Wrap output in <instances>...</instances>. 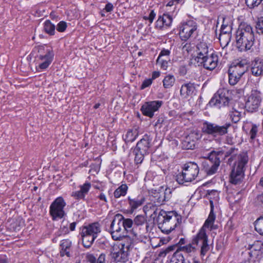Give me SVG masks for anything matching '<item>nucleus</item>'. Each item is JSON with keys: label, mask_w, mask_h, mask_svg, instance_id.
<instances>
[{"label": "nucleus", "mask_w": 263, "mask_h": 263, "mask_svg": "<svg viewBox=\"0 0 263 263\" xmlns=\"http://www.w3.org/2000/svg\"><path fill=\"white\" fill-rule=\"evenodd\" d=\"M182 221L181 216L175 211L161 210L156 219L158 228L163 233L170 234Z\"/></svg>", "instance_id": "f257e3e1"}, {"label": "nucleus", "mask_w": 263, "mask_h": 263, "mask_svg": "<svg viewBox=\"0 0 263 263\" xmlns=\"http://www.w3.org/2000/svg\"><path fill=\"white\" fill-rule=\"evenodd\" d=\"M91 183L89 182H86L83 185L80 186V191L85 195H87L91 188Z\"/></svg>", "instance_id": "de8ad7c7"}, {"label": "nucleus", "mask_w": 263, "mask_h": 263, "mask_svg": "<svg viewBox=\"0 0 263 263\" xmlns=\"http://www.w3.org/2000/svg\"><path fill=\"white\" fill-rule=\"evenodd\" d=\"M231 126L230 123H226L223 125L204 121L201 127L202 132L206 135L212 136L214 138L225 135L228 132V128Z\"/></svg>", "instance_id": "6e6552de"}, {"label": "nucleus", "mask_w": 263, "mask_h": 263, "mask_svg": "<svg viewBox=\"0 0 263 263\" xmlns=\"http://www.w3.org/2000/svg\"><path fill=\"white\" fill-rule=\"evenodd\" d=\"M159 192L155 196L157 198V202L160 204H162L164 202L167 201L166 199L164 198V196L162 193L161 190H159Z\"/></svg>", "instance_id": "864d4df0"}, {"label": "nucleus", "mask_w": 263, "mask_h": 263, "mask_svg": "<svg viewBox=\"0 0 263 263\" xmlns=\"http://www.w3.org/2000/svg\"><path fill=\"white\" fill-rule=\"evenodd\" d=\"M197 62L200 63L204 68L212 70L217 66L218 57L216 54L212 53L210 55L200 58V59L197 60Z\"/></svg>", "instance_id": "6ab92c4d"}, {"label": "nucleus", "mask_w": 263, "mask_h": 263, "mask_svg": "<svg viewBox=\"0 0 263 263\" xmlns=\"http://www.w3.org/2000/svg\"><path fill=\"white\" fill-rule=\"evenodd\" d=\"M196 144L186 136L182 142V147L185 149H193L195 148Z\"/></svg>", "instance_id": "ea45409f"}, {"label": "nucleus", "mask_w": 263, "mask_h": 263, "mask_svg": "<svg viewBox=\"0 0 263 263\" xmlns=\"http://www.w3.org/2000/svg\"><path fill=\"white\" fill-rule=\"evenodd\" d=\"M175 82V78L173 75H167L164 77L162 81L163 86L166 89L170 88L174 85Z\"/></svg>", "instance_id": "72a5a7b5"}, {"label": "nucleus", "mask_w": 263, "mask_h": 263, "mask_svg": "<svg viewBox=\"0 0 263 263\" xmlns=\"http://www.w3.org/2000/svg\"><path fill=\"white\" fill-rule=\"evenodd\" d=\"M231 34H220L219 41L223 42L226 45H228L231 41Z\"/></svg>", "instance_id": "3c124183"}, {"label": "nucleus", "mask_w": 263, "mask_h": 263, "mask_svg": "<svg viewBox=\"0 0 263 263\" xmlns=\"http://www.w3.org/2000/svg\"><path fill=\"white\" fill-rule=\"evenodd\" d=\"M128 190V186L126 184H122L119 186L114 193L115 198H118L121 196H124Z\"/></svg>", "instance_id": "473e14b6"}, {"label": "nucleus", "mask_w": 263, "mask_h": 263, "mask_svg": "<svg viewBox=\"0 0 263 263\" xmlns=\"http://www.w3.org/2000/svg\"><path fill=\"white\" fill-rule=\"evenodd\" d=\"M134 228L133 229V234L136 237L139 235L137 229L139 226H143L146 223V217L144 215H138L134 219Z\"/></svg>", "instance_id": "393cba45"}, {"label": "nucleus", "mask_w": 263, "mask_h": 263, "mask_svg": "<svg viewBox=\"0 0 263 263\" xmlns=\"http://www.w3.org/2000/svg\"><path fill=\"white\" fill-rule=\"evenodd\" d=\"M261 92L257 89H252L251 95L248 97L245 103V108L247 111H256L261 102Z\"/></svg>", "instance_id": "2eb2a0df"}, {"label": "nucleus", "mask_w": 263, "mask_h": 263, "mask_svg": "<svg viewBox=\"0 0 263 263\" xmlns=\"http://www.w3.org/2000/svg\"><path fill=\"white\" fill-rule=\"evenodd\" d=\"M255 27L258 34H263V17L258 18Z\"/></svg>", "instance_id": "a18cd8bd"}, {"label": "nucleus", "mask_w": 263, "mask_h": 263, "mask_svg": "<svg viewBox=\"0 0 263 263\" xmlns=\"http://www.w3.org/2000/svg\"><path fill=\"white\" fill-rule=\"evenodd\" d=\"M156 16V13L154 10H152L148 16H144L143 19L144 20L149 21L150 24H152Z\"/></svg>", "instance_id": "052dcab7"}, {"label": "nucleus", "mask_w": 263, "mask_h": 263, "mask_svg": "<svg viewBox=\"0 0 263 263\" xmlns=\"http://www.w3.org/2000/svg\"><path fill=\"white\" fill-rule=\"evenodd\" d=\"M87 259L90 263H97V260L95 256L92 254L87 255Z\"/></svg>", "instance_id": "338daca9"}, {"label": "nucleus", "mask_w": 263, "mask_h": 263, "mask_svg": "<svg viewBox=\"0 0 263 263\" xmlns=\"http://www.w3.org/2000/svg\"><path fill=\"white\" fill-rule=\"evenodd\" d=\"M194 245L191 243H190L184 246H179L177 248L176 251H179L181 252L183 251L186 253H190L191 252H195L196 250V248L195 247L193 246Z\"/></svg>", "instance_id": "4c0bfd02"}, {"label": "nucleus", "mask_w": 263, "mask_h": 263, "mask_svg": "<svg viewBox=\"0 0 263 263\" xmlns=\"http://www.w3.org/2000/svg\"><path fill=\"white\" fill-rule=\"evenodd\" d=\"M43 30L49 35H54L55 33V25L49 20H47L43 24Z\"/></svg>", "instance_id": "c756f323"}, {"label": "nucleus", "mask_w": 263, "mask_h": 263, "mask_svg": "<svg viewBox=\"0 0 263 263\" xmlns=\"http://www.w3.org/2000/svg\"><path fill=\"white\" fill-rule=\"evenodd\" d=\"M210 250V246L208 244V239L202 241V245L200 249V255L202 256H204Z\"/></svg>", "instance_id": "37998d69"}, {"label": "nucleus", "mask_w": 263, "mask_h": 263, "mask_svg": "<svg viewBox=\"0 0 263 263\" xmlns=\"http://www.w3.org/2000/svg\"><path fill=\"white\" fill-rule=\"evenodd\" d=\"M158 63L160 64L161 69L166 70L168 67V62L166 60L160 59V61Z\"/></svg>", "instance_id": "69168bd1"}, {"label": "nucleus", "mask_w": 263, "mask_h": 263, "mask_svg": "<svg viewBox=\"0 0 263 263\" xmlns=\"http://www.w3.org/2000/svg\"><path fill=\"white\" fill-rule=\"evenodd\" d=\"M230 99L226 97L225 93L222 91L218 90L215 93L209 101L208 105L210 107H215L218 109L222 107L228 106Z\"/></svg>", "instance_id": "a211bd4d"}, {"label": "nucleus", "mask_w": 263, "mask_h": 263, "mask_svg": "<svg viewBox=\"0 0 263 263\" xmlns=\"http://www.w3.org/2000/svg\"><path fill=\"white\" fill-rule=\"evenodd\" d=\"M71 196L73 197L77 200H84L85 197L80 191L73 192L71 194Z\"/></svg>", "instance_id": "13d9d810"}, {"label": "nucleus", "mask_w": 263, "mask_h": 263, "mask_svg": "<svg viewBox=\"0 0 263 263\" xmlns=\"http://www.w3.org/2000/svg\"><path fill=\"white\" fill-rule=\"evenodd\" d=\"M248 69V63L247 60H238L233 62L228 70L229 84L232 86L236 84Z\"/></svg>", "instance_id": "39448f33"}, {"label": "nucleus", "mask_w": 263, "mask_h": 263, "mask_svg": "<svg viewBox=\"0 0 263 263\" xmlns=\"http://www.w3.org/2000/svg\"><path fill=\"white\" fill-rule=\"evenodd\" d=\"M133 153L135 155L134 161L136 164L142 163L145 156L147 155L146 154H144L142 152L137 150V149H134Z\"/></svg>", "instance_id": "58836bf2"}, {"label": "nucleus", "mask_w": 263, "mask_h": 263, "mask_svg": "<svg viewBox=\"0 0 263 263\" xmlns=\"http://www.w3.org/2000/svg\"><path fill=\"white\" fill-rule=\"evenodd\" d=\"M171 54V51L168 49H162L160 52L159 56L156 60L157 64H158V63L160 61V59L163 56H169Z\"/></svg>", "instance_id": "5fc2aeb1"}, {"label": "nucleus", "mask_w": 263, "mask_h": 263, "mask_svg": "<svg viewBox=\"0 0 263 263\" xmlns=\"http://www.w3.org/2000/svg\"><path fill=\"white\" fill-rule=\"evenodd\" d=\"M129 246L126 247L125 250V245H114L111 247L109 251V256L111 260L114 262H125L128 259V250Z\"/></svg>", "instance_id": "f8f14e48"}, {"label": "nucleus", "mask_w": 263, "mask_h": 263, "mask_svg": "<svg viewBox=\"0 0 263 263\" xmlns=\"http://www.w3.org/2000/svg\"><path fill=\"white\" fill-rule=\"evenodd\" d=\"M229 116L231 119L232 121L236 123L239 122L241 119V112L238 111L235 108L233 107L232 110L230 111Z\"/></svg>", "instance_id": "f704fd0d"}, {"label": "nucleus", "mask_w": 263, "mask_h": 263, "mask_svg": "<svg viewBox=\"0 0 263 263\" xmlns=\"http://www.w3.org/2000/svg\"><path fill=\"white\" fill-rule=\"evenodd\" d=\"M179 36L181 41L186 42L190 39L195 38L198 34V24L194 20H189L179 25Z\"/></svg>", "instance_id": "0eeeda50"}, {"label": "nucleus", "mask_w": 263, "mask_h": 263, "mask_svg": "<svg viewBox=\"0 0 263 263\" xmlns=\"http://www.w3.org/2000/svg\"><path fill=\"white\" fill-rule=\"evenodd\" d=\"M199 173V167L197 163L187 162L183 164L181 172L176 175V181L180 185L187 186L197 178Z\"/></svg>", "instance_id": "f03ea898"}, {"label": "nucleus", "mask_w": 263, "mask_h": 263, "mask_svg": "<svg viewBox=\"0 0 263 263\" xmlns=\"http://www.w3.org/2000/svg\"><path fill=\"white\" fill-rule=\"evenodd\" d=\"M187 137L190 139L191 141L195 142L196 144V141H198L201 137V135L198 130H194L191 132L187 136Z\"/></svg>", "instance_id": "79ce46f5"}, {"label": "nucleus", "mask_w": 263, "mask_h": 263, "mask_svg": "<svg viewBox=\"0 0 263 263\" xmlns=\"http://www.w3.org/2000/svg\"><path fill=\"white\" fill-rule=\"evenodd\" d=\"M66 203L64 198L58 197L51 203L49 206V215L53 221H57L65 218L66 213L64 211V208Z\"/></svg>", "instance_id": "9b49d317"}, {"label": "nucleus", "mask_w": 263, "mask_h": 263, "mask_svg": "<svg viewBox=\"0 0 263 263\" xmlns=\"http://www.w3.org/2000/svg\"><path fill=\"white\" fill-rule=\"evenodd\" d=\"M67 27V23L66 22L62 21H60L55 26V29L58 32H64Z\"/></svg>", "instance_id": "8fccbe9b"}, {"label": "nucleus", "mask_w": 263, "mask_h": 263, "mask_svg": "<svg viewBox=\"0 0 263 263\" xmlns=\"http://www.w3.org/2000/svg\"><path fill=\"white\" fill-rule=\"evenodd\" d=\"M197 60L202 57L206 56L209 53V48L207 44L205 42H200L197 45Z\"/></svg>", "instance_id": "bb28decb"}, {"label": "nucleus", "mask_w": 263, "mask_h": 263, "mask_svg": "<svg viewBox=\"0 0 263 263\" xmlns=\"http://www.w3.org/2000/svg\"><path fill=\"white\" fill-rule=\"evenodd\" d=\"M123 219V215L117 214L115 215L112 220H107L105 221V230L110 233L112 239L115 240H120L123 236V234L121 233L122 230L121 219Z\"/></svg>", "instance_id": "1a4fd4ad"}, {"label": "nucleus", "mask_w": 263, "mask_h": 263, "mask_svg": "<svg viewBox=\"0 0 263 263\" xmlns=\"http://www.w3.org/2000/svg\"><path fill=\"white\" fill-rule=\"evenodd\" d=\"M217 153H220L219 157L221 160H224L228 158L227 164L234 166L236 163L237 164H242L241 163V159L242 156L247 157V162H248V156L247 152H243L238 154V149L235 147H219L216 149Z\"/></svg>", "instance_id": "20e7f679"}, {"label": "nucleus", "mask_w": 263, "mask_h": 263, "mask_svg": "<svg viewBox=\"0 0 263 263\" xmlns=\"http://www.w3.org/2000/svg\"><path fill=\"white\" fill-rule=\"evenodd\" d=\"M216 216L214 213V205L212 201H210V212L209 216L203 226L199 230L197 235L194 237L192 239V243L195 245H198L199 241L206 240L208 239V236L206 233V228H210V230L215 229L213 227V223L215 220Z\"/></svg>", "instance_id": "9d476101"}, {"label": "nucleus", "mask_w": 263, "mask_h": 263, "mask_svg": "<svg viewBox=\"0 0 263 263\" xmlns=\"http://www.w3.org/2000/svg\"><path fill=\"white\" fill-rule=\"evenodd\" d=\"M161 190L162 191V193L164 196V198H165L168 201L172 197V190L170 188H166L164 190H163V187H161Z\"/></svg>", "instance_id": "4d7b16f0"}, {"label": "nucleus", "mask_w": 263, "mask_h": 263, "mask_svg": "<svg viewBox=\"0 0 263 263\" xmlns=\"http://www.w3.org/2000/svg\"><path fill=\"white\" fill-rule=\"evenodd\" d=\"M236 33L242 34L248 33L250 35L254 36L252 27L248 24L241 25L238 29Z\"/></svg>", "instance_id": "c9c22d12"}, {"label": "nucleus", "mask_w": 263, "mask_h": 263, "mask_svg": "<svg viewBox=\"0 0 263 263\" xmlns=\"http://www.w3.org/2000/svg\"><path fill=\"white\" fill-rule=\"evenodd\" d=\"M145 200L144 197L142 195H138L137 196H128L127 202L129 205V212L132 214L136 209L144 204Z\"/></svg>", "instance_id": "aec40b11"}, {"label": "nucleus", "mask_w": 263, "mask_h": 263, "mask_svg": "<svg viewBox=\"0 0 263 263\" xmlns=\"http://www.w3.org/2000/svg\"><path fill=\"white\" fill-rule=\"evenodd\" d=\"M121 226L123 230L127 232L130 231L133 233V229L134 228V221L130 218H125L121 219Z\"/></svg>", "instance_id": "2f4dec72"}, {"label": "nucleus", "mask_w": 263, "mask_h": 263, "mask_svg": "<svg viewBox=\"0 0 263 263\" xmlns=\"http://www.w3.org/2000/svg\"><path fill=\"white\" fill-rule=\"evenodd\" d=\"M195 90V87L194 83L189 82L183 84L180 88V93L181 97L187 98L192 95Z\"/></svg>", "instance_id": "5701e85b"}, {"label": "nucleus", "mask_w": 263, "mask_h": 263, "mask_svg": "<svg viewBox=\"0 0 263 263\" xmlns=\"http://www.w3.org/2000/svg\"><path fill=\"white\" fill-rule=\"evenodd\" d=\"M153 136L150 133L145 134L137 143L135 148L142 152L144 154L148 155L152 153Z\"/></svg>", "instance_id": "f3484780"}, {"label": "nucleus", "mask_w": 263, "mask_h": 263, "mask_svg": "<svg viewBox=\"0 0 263 263\" xmlns=\"http://www.w3.org/2000/svg\"><path fill=\"white\" fill-rule=\"evenodd\" d=\"M258 132V127L255 124H253L250 131V139L252 140L255 139L256 137L257 133Z\"/></svg>", "instance_id": "6e6d98bb"}, {"label": "nucleus", "mask_w": 263, "mask_h": 263, "mask_svg": "<svg viewBox=\"0 0 263 263\" xmlns=\"http://www.w3.org/2000/svg\"><path fill=\"white\" fill-rule=\"evenodd\" d=\"M220 154L216 149H214L209 153L206 159L202 162V170L207 176L213 175L217 173L221 161Z\"/></svg>", "instance_id": "423d86ee"}, {"label": "nucleus", "mask_w": 263, "mask_h": 263, "mask_svg": "<svg viewBox=\"0 0 263 263\" xmlns=\"http://www.w3.org/2000/svg\"><path fill=\"white\" fill-rule=\"evenodd\" d=\"M232 26L221 27L220 34H231Z\"/></svg>", "instance_id": "680f3d73"}, {"label": "nucleus", "mask_w": 263, "mask_h": 263, "mask_svg": "<svg viewBox=\"0 0 263 263\" xmlns=\"http://www.w3.org/2000/svg\"><path fill=\"white\" fill-rule=\"evenodd\" d=\"M163 17L161 15H159L158 20L155 23V28L159 29L162 30L164 28V26L162 22Z\"/></svg>", "instance_id": "bf43d9fd"}, {"label": "nucleus", "mask_w": 263, "mask_h": 263, "mask_svg": "<svg viewBox=\"0 0 263 263\" xmlns=\"http://www.w3.org/2000/svg\"><path fill=\"white\" fill-rule=\"evenodd\" d=\"M82 238V243L84 248L89 249L91 247L97 237L88 234H80Z\"/></svg>", "instance_id": "cd10ccee"}, {"label": "nucleus", "mask_w": 263, "mask_h": 263, "mask_svg": "<svg viewBox=\"0 0 263 263\" xmlns=\"http://www.w3.org/2000/svg\"><path fill=\"white\" fill-rule=\"evenodd\" d=\"M38 54L36 55V66L38 71H42L49 66L53 60L54 54L51 47L47 45H39L35 47Z\"/></svg>", "instance_id": "7ed1b4c3"}, {"label": "nucleus", "mask_w": 263, "mask_h": 263, "mask_svg": "<svg viewBox=\"0 0 263 263\" xmlns=\"http://www.w3.org/2000/svg\"><path fill=\"white\" fill-rule=\"evenodd\" d=\"M261 258L257 257V256H253L249 254V256L247 259L241 261L242 263H259Z\"/></svg>", "instance_id": "49530a36"}, {"label": "nucleus", "mask_w": 263, "mask_h": 263, "mask_svg": "<svg viewBox=\"0 0 263 263\" xmlns=\"http://www.w3.org/2000/svg\"><path fill=\"white\" fill-rule=\"evenodd\" d=\"M242 164L235 163L232 166V171L230 175V182L234 185L240 183L243 178L244 167L247 163V157L242 156L240 160Z\"/></svg>", "instance_id": "ddd939ff"}, {"label": "nucleus", "mask_w": 263, "mask_h": 263, "mask_svg": "<svg viewBox=\"0 0 263 263\" xmlns=\"http://www.w3.org/2000/svg\"><path fill=\"white\" fill-rule=\"evenodd\" d=\"M256 202L258 204H263V192L256 197Z\"/></svg>", "instance_id": "774afa93"}, {"label": "nucleus", "mask_w": 263, "mask_h": 263, "mask_svg": "<svg viewBox=\"0 0 263 263\" xmlns=\"http://www.w3.org/2000/svg\"><path fill=\"white\" fill-rule=\"evenodd\" d=\"M250 252L249 253L253 256L258 258L263 257V242L261 241H255L253 244L249 246Z\"/></svg>", "instance_id": "4be33fe9"}, {"label": "nucleus", "mask_w": 263, "mask_h": 263, "mask_svg": "<svg viewBox=\"0 0 263 263\" xmlns=\"http://www.w3.org/2000/svg\"><path fill=\"white\" fill-rule=\"evenodd\" d=\"M178 247L177 246V245H171L167 248H166L164 250H163L162 251H161L159 255L161 256H165L167 254L170 253V252H172L176 249V248H178Z\"/></svg>", "instance_id": "603ef678"}, {"label": "nucleus", "mask_w": 263, "mask_h": 263, "mask_svg": "<svg viewBox=\"0 0 263 263\" xmlns=\"http://www.w3.org/2000/svg\"><path fill=\"white\" fill-rule=\"evenodd\" d=\"M236 46L239 51H246L251 49L254 44V36L248 33L244 34L236 33Z\"/></svg>", "instance_id": "4468645a"}, {"label": "nucleus", "mask_w": 263, "mask_h": 263, "mask_svg": "<svg viewBox=\"0 0 263 263\" xmlns=\"http://www.w3.org/2000/svg\"><path fill=\"white\" fill-rule=\"evenodd\" d=\"M71 246V242L69 239H64L61 241L60 245L61 251L60 254L61 256H64L66 255L67 256L69 257L70 254L68 250Z\"/></svg>", "instance_id": "c85d7f7f"}, {"label": "nucleus", "mask_w": 263, "mask_h": 263, "mask_svg": "<svg viewBox=\"0 0 263 263\" xmlns=\"http://www.w3.org/2000/svg\"><path fill=\"white\" fill-rule=\"evenodd\" d=\"M168 263H191L190 260L185 261L182 252L175 251Z\"/></svg>", "instance_id": "7c9ffc66"}, {"label": "nucleus", "mask_w": 263, "mask_h": 263, "mask_svg": "<svg viewBox=\"0 0 263 263\" xmlns=\"http://www.w3.org/2000/svg\"><path fill=\"white\" fill-rule=\"evenodd\" d=\"M163 104L161 100L147 101L141 106L140 111L143 115L152 118L155 112L159 110Z\"/></svg>", "instance_id": "dca6fc26"}, {"label": "nucleus", "mask_w": 263, "mask_h": 263, "mask_svg": "<svg viewBox=\"0 0 263 263\" xmlns=\"http://www.w3.org/2000/svg\"><path fill=\"white\" fill-rule=\"evenodd\" d=\"M64 220L62 222V224L60 227V229L57 232V235L58 236H61L62 235H65L68 234L69 232V229L67 227V224L63 225Z\"/></svg>", "instance_id": "09e8293b"}, {"label": "nucleus", "mask_w": 263, "mask_h": 263, "mask_svg": "<svg viewBox=\"0 0 263 263\" xmlns=\"http://www.w3.org/2000/svg\"><path fill=\"white\" fill-rule=\"evenodd\" d=\"M139 132L137 128H131L127 130L125 135L122 136L123 140L126 144L134 142L138 137Z\"/></svg>", "instance_id": "b1692460"}, {"label": "nucleus", "mask_w": 263, "mask_h": 263, "mask_svg": "<svg viewBox=\"0 0 263 263\" xmlns=\"http://www.w3.org/2000/svg\"><path fill=\"white\" fill-rule=\"evenodd\" d=\"M163 17L162 22L164 26V27H169L172 25L173 22V17L169 13H164L162 15H161Z\"/></svg>", "instance_id": "a19ab883"}, {"label": "nucleus", "mask_w": 263, "mask_h": 263, "mask_svg": "<svg viewBox=\"0 0 263 263\" xmlns=\"http://www.w3.org/2000/svg\"><path fill=\"white\" fill-rule=\"evenodd\" d=\"M153 81L151 79H146L143 81L142 85L140 86L141 89H144L146 87H149L152 83Z\"/></svg>", "instance_id": "e2e57ef3"}, {"label": "nucleus", "mask_w": 263, "mask_h": 263, "mask_svg": "<svg viewBox=\"0 0 263 263\" xmlns=\"http://www.w3.org/2000/svg\"><path fill=\"white\" fill-rule=\"evenodd\" d=\"M222 24L221 26L222 27H227V26H232V23L230 21L229 17H227L226 16H222Z\"/></svg>", "instance_id": "0e129e2a"}, {"label": "nucleus", "mask_w": 263, "mask_h": 263, "mask_svg": "<svg viewBox=\"0 0 263 263\" xmlns=\"http://www.w3.org/2000/svg\"><path fill=\"white\" fill-rule=\"evenodd\" d=\"M100 232V224L99 222H96L90 223L88 226L83 227L80 234H90L97 237L98 234Z\"/></svg>", "instance_id": "412c9836"}, {"label": "nucleus", "mask_w": 263, "mask_h": 263, "mask_svg": "<svg viewBox=\"0 0 263 263\" xmlns=\"http://www.w3.org/2000/svg\"><path fill=\"white\" fill-rule=\"evenodd\" d=\"M251 71L253 75L258 77L263 75V62L255 59L252 63Z\"/></svg>", "instance_id": "a878e982"}, {"label": "nucleus", "mask_w": 263, "mask_h": 263, "mask_svg": "<svg viewBox=\"0 0 263 263\" xmlns=\"http://www.w3.org/2000/svg\"><path fill=\"white\" fill-rule=\"evenodd\" d=\"M263 0H245V3L250 9L257 7Z\"/></svg>", "instance_id": "c03bdc74"}, {"label": "nucleus", "mask_w": 263, "mask_h": 263, "mask_svg": "<svg viewBox=\"0 0 263 263\" xmlns=\"http://www.w3.org/2000/svg\"><path fill=\"white\" fill-rule=\"evenodd\" d=\"M255 230L260 235H263V215L260 216L254 223Z\"/></svg>", "instance_id": "e433bc0d"}]
</instances>
